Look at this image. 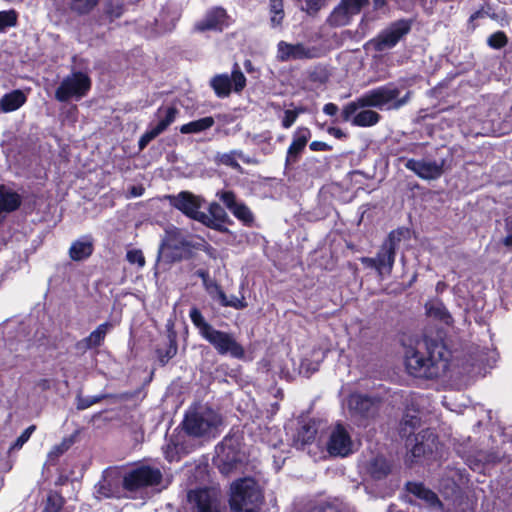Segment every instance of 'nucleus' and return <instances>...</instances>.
<instances>
[{"label":"nucleus","instance_id":"338daca9","mask_svg":"<svg viewBox=\"0 0 512 512\" xmlns=\"http://www.w3.org/2000/svg\"><path fill=\"white\" fill-rule=\"evenodd\" d=\"M213 251H214V250H213V248H212V247H207V252H208L211 256H213V253H212Z\"/></svg>","mask_w":512,"mask_h":512},{"label":"nucleus","instance_id":"6e6d98bb","mask_svg":"<svg viewBox=\"0 0 512 512\" xmlns=\"http://www.w3.org/2000/svg\"><path fill=\"white\" fill-rule=\"evenodd\" d=\"M323 112L329 116H335L338 112V106L334 103H327L323 107Z\"/></svg>","mask_w":512,"mask_h":512},{"label":"nucleus","instance_id":"8fccbe9b","mask_svg":"<svg viewBox=\"0 0 512 512\" xmlns=\"http://www.w3.org/2000/svg\"><path fill=\"white\" fill-rule=\"evenodd\" d=\"M341 2L347 6L350 13L356 15L367 4L368 0H342Z\"/></svg>","mask_w":512,"mask_h":512},{"label":"nucleus","instance_id":"2f4dec72","mask_svg":"<svg viewBox=\"0 0 512 512\" xmlns=\"http://www.w3.org/2000/svg\"><path fill=\"white\" fill-rule=\"evenodd\" d=\"M215 121L213 117L207 116L195 121H191L187 124H184L180 127V132L182 134H190V133H200L211 128L214 125Z\"/></svg>","mask_w":512,"mask_h":512},{"label":"nucleus","instance_id":"b1692460","mask_svg":"<svg viewBox=\"0 0 512 512\" xmlns=\"http://www.w3.org/2000/svg\"><path fill=\"white\" fill-rule=\"evenodd\" d=\"M237 159H241L243 162L247 164L256 163L255 160L248 156H245L244 153L240 150H232L230 152L218 154L216 156V161L218 163L229 166L239 172H242V167L238 163Z\"/></svg>","mask_w":512,"mask_h":512},{"label":"nucleus","instance_id":"680f3d73","mask_svg":"<svg viewBox=\"0 0 512 512\" xmlns=\"http://www.w3.org/2000/svg\"><path fill=\"white\" fill-rule=\"evenodd\" d=\"M373 3L375 9H380L385 5L386 0H374Z\"/></svg>","mask_w":512,"mask_h":512},{"label":"nucleus","instance_id":"f3484780","mask_svg":"<svg viewBox=\"0 0 512 512\" xmlns=\"http://www.w3.org/2000/svg\"><path fill=\"white\" fill-rule=\"evenodd\" d=\"M192 512H219L217 493L213 489H198L188 493Z\"/></svg>","mask_w":512,"mask_h":512},{"label":"nucleus","instance_id":"4be33fe9","mask_svg":"<svg viewBox=\"0 0 512 512\" xmlns=\"http://www.w3.org/2000/svg\"><path fill=\"white\" fill-rule=\"evenodd\" d=\"M310 138L311 132L308 128L300 127L296 129L292 143L287 150L286 164H292L298 160Z\"/></svg>","mask_w":512,"mask_h":512},{"label":"nucleus","instance_id":"9b49d317","mask_svg":"<svg viewBox=\"0 0 512 512\" xmlns=\"http://www.w3.org/2000/svg\"><path fill=\"white\" fill-rule=\"evenodd\" d=\"M235 67L236 68L232 71L231 76L227 74H220L211 79L210 85L218 97H227L232 90L240 92L246 86V77L239 70L237 65H235Z\"/></svg>","mask_w":512,"mask_h":512},{"label":"nucleus","instance_id":"7ed1b4c3","mask_svg":"<svg viewBox=\"0 0 512 512\" xmlns=\"http://www.w3.org/2000/svg\"><path fill=\"white\" fill-rule=\"evenodd\" d=\"M400 89L394 84H388L370 90L354 101L346 104L342 109L343 121H349L351 116L360 108L375 107L378 109H397L406 104L411 93L408 91L404 97L399 98Z\"/></svg>","mask_w":512,"mask_h":512},{"label":"nucleus","instance_id":"c85d7f7f","mask_svg":"<svg viewBox=\"0 0 512 512\" xmlns=\"http://www.w3.org/2000/svg\"><path fill=\"white\" fill-rule=\"evenodd\" d=\"M357 110L355 114L351 116L348 122H351L354 126L369 127L377 124L380 120V115L370 109Z\"/></svg>","mask_w":512,"mask_h":512},{"label":"nucleus","instance_id":"f03ea898","mask_svg":"<svg viewBox=\"0 0 512 512\" xmlns=\"http://www.w3.org/2000/svg\"><path fill=\"white\" fill-rule=\"evenodd\" d=\"M161 478V472L150 467H141L131 471L123 481L116 472L106 471L96 486V493L99 497L104 498L118 497L121 482L127 490L136 491L159 484Z\"/></svg>","mask_w":512,"mask_h":512},{"label":"nucleus","instance_id":"69168bd1","mask_svg":"<svg viewBox=\"0 0 512 512\" xmlns=\"http://www.w3.org/2000/svg\"><path fill=\"white\" fill-rule=\"evenodd\" d=\"M132 194H133L134 196H139V195H141V192H140V191H137V188H135V187H134V188H133V190H132Z\"/></svg>","mask_w":512,"mask_h":512},{"label":"nucleus","instance_id":"f704fd0d","mask_svg":"<svg viewBox=\"0 0 512 512\" xmlns=\"http://www.w3.org/2000/svg\"><path fill=\"white\" fill-rule=\"evenodd\" d=\"M270 8V23L272 27L281 26L284 19L283 1L282 0H269Z\"/></svg>","mask_w":512,"mask_h":512},{"label":"nucleus","instance_id":"0eeeda50","mask_svg":"<svg viewBox=\"0 0 512 512\" xmlns=\"http://www.w3.org/2000/svg\"><path fill=\"white\" fill-rule=\"evenodd\" d=\"M406 232L403 229L394 230L382 244L376 255L377 273L380 278L391 274L395 262L396 249Z\"/></svg>","mask_w":512,"mask_h":512},{"label":"nucleus","instance_id":"3c124183","mask_svg":"<svg viewBox=\"0 0 512 512\" xmlns=\"http://www.w3.org/2000/svg\"><path fill=\"white\" fill-rule=\"evenodd\" d=\"M429 313L431 315H434L435 317H438L439 319L444 321L446 324H450L451 323V319L452 318H451L450 314L442 306H438L436 308L430 309Z\"/></svg>","mask_w":512,"mask_h":512},{"label":"nucleus","instance_id":"f8f14e48","mask_svg":"<svg viewBox=\"0 0 512 512\" xmlns=\"http://www.w3.org/2000/svg\"><path fill=\"white\" fill-rule=\"evenodd\" d=\"M409 30L408 22L397 21L384 29L376 38L372 39L370 45L379 52L391 49Z\"/></svg>","mask_w":512,"mask_h":512},{"label":"nucleus","instance_id":"774afa93","mask_svg":"<svg viewBox=\"0 0 512 512\" xmlns=\"http://www.w3.org/2000/svg\"><path fill=\"white\" fill-rule=\"evenodd\" d=\"M388 512H400V511L395 510V509H393V508H390Z\"/></svg>","mask_w":512,"mask_h":512},{"label":"nucleus","instance_id":"9d476101","mask_svg":"<svg viewBox=\"0 0 512 512\" xmlns=\"http://www.w3.org/2000/svg\"><path fill=\"white\" fill-rule=\"evenodd\" d=\"M346 405L349 416L359 423L373 417L378 409L376 399L358 393L351 394L347 399Z\"/></svg>","mask_w":512,"mask_h":512},{"label":"nucleus","instance_id":"c756f323","mask_svg":"<svg viewBox=\"0 0 512 512\" xmlns=\"http://www.w3.org/2000/svg\"><path fill=\"white\" fill-rule=\"evenodd\" d=\"M317 428L314 422L303 424L294 439L297 448H302L304 445L311 443L316 436Z\"/></svg>","mask_w":512,"mask_h":512},{"label":"nucleus","instance_id":"de8ad7c7","mask_svg":"<svg viewBox=\"0 0 512 512\" xmlns=\"http://www.w3.org/2000/svg\"><path fill=\"white\" fill-rule=\"evenodd\" d=\"M303 112L302 109H296V110H285L284 112V116H283V119H282V126L285 128V129H288L290 128L294 122L296 121L298 115Z\"/></svg>","mask_w":512,"mask_h":512},{"label":"nucleus","instance_id":"72a5a7b5","mask_svg":"<svg viewBox=\"0 0 512 512\" xmlns=\"http://www.w3.org/2000/svg\"><path fill=\"white\" fill-rule=\"evenodd\" d=\"M353 13H350L347 6L342 2L333 10L329 17V22L334 26H345L350 22Z\"/></svg>","mask_w":512,"mask_h":512},{"label":"nucleus","instance_id":"423d86ee","mask_svg":"<svg viewBox=\"0 0 512 512\" xmlns=\"http://www.w3.org/2000/svg\"><path fill=\"white\" fill-rule=\"evenodd\" d=\"M221 423L220 416L209 408H200L186 414L183 426L194 437L211 436Z\"/></svg>","mask_w":512,"mask_h":512},{"label":"nucleus","instance_id":"e2e57ef3","mask_svg":"<svg viewBox=\"0 0 512 512\" xmlns=\"http://www.w3.org/2000/svg\"><path fill=\"white\" fill-rule=\"evenodd\" d=\"M503 243L507 247H512V234L505 237Z\"/></svg>","mask_w":512,"mask_h":512},{"label":"nucleus","instance_id":"a19ab883","mask_svg":"<svg viewBox=\"0 0 512 512\" xmlns=\"http://www.w3.org/2000/svg\"><path fill=\"white\" fill-rule=\"evenodd\" d=\"M158 358L162 365H165L171 358H173L177 353V344L174 339L169 340V344L165 351L163 352L162 349H159L158 351Z\"/></svg>","mask_w":512,"mask_h":512},{"label":"nucleus","instance_id":"20e7f679","mask_svg":"<svg viewBox=\"0 0 512 512\" xmlns=\"http://www.w3.org/2000/svg\"><path fill=\"white\" fill-rule=\"evenodd\" d=\"M189 316L199 334L214 347L218 354L230 355L236 359L244 357V348L235 340L234 336L215 329L205 320L199 309L193 307Z\"/></svg>","mask_w":512,"mask_h":512},{"label":"nucleus","instance_id":"c9c22d12","mask_svg":"<svg viewBox=\"0 0 512 512\" xmlns=\"http://www.w3.org/2000/svg\"><path fill=\"white\" fill-rule=\"evenodd\" d=\"M74 443L72 437L64 438L61 443L54 445L48 453V461L55 462L61 455H63Z\"/></svg>","mask_w":512,"mask_h":512},{"label":"nucleus","instance_id":"dca6fc26","mask_svg":"<svg viewBox=\"0 0 512 512\" xmlns=\"http://www.w3.org/2000/svg\"><path fill=\"white\" fill-rule=\"evenodd\" d=\"M229 26V16L221 7L209 9L206 14L194 24V31H218L221 32Z\"/></svg>","mask_w":512,"mask_h":512},{"label":"nucleus","instance_id":"13d9d810","mask_svg":"<svg viewBox=\"0 0 512 512\" xmlns=\"http://www.w3.org/2000/svg\"><path fill=\"white\" fill-rule=\"evenodd\" d=\"M327 148V144L324 142L314 141L310 144L312 151H324Z\"/></svg>","mask_w":512,"mask_h":512},{"label":"nucleus","instance_id":"ea45409f","mask_svg":"<svg viewBox=\"0 0 512 512\" xmlns=\"http://www.w3.org/2000/svg\"><path fill=\"white\" fill-rule=\"evenodd\" d=\"M473 365L476 363L480 366H491V363L496 361V352L492 350H482L477 353V355L473 358Z\"/></svg>","mask_w":512,"mask_h":512},{"label":"nucleus","instance_id":"f257e3e1","mask_svg":"<svg viewBox=\"0 0 512 512\" xmlns=\"http://www.w3.org/2000/svg\"><path fill=\"white\" fill-rule=\"evenodd\" d=\"M450 353L443 343L425 340L405 352V366L409 374L433 379L442 376L449 367Z\"/></svg>","mask_w":512,"mask_h":512},{"label":"nucleus","instance_id":"4468645a","mask_svg":"<svg viewBox=\"0 0 512 512\" xmlns=\"http://www.w3.org/2000/svg\"><path fill=\"white\" fill-rule=\"evenodd\" d=\"M277 59L281 62L306 60L317 57V50L303 43H288L280 41L277 44Z\"/></svg>","mask_w":512,"mask_h":512},{"label":"nucleus","instance_id":"79ce46f5","mask_svg":"<svg viewBox=\"0 0 512 512\" xmlns=\"http://www.w3.org/2000/svg\"><path fill=\"white\" fill-rule=\"evenodd\" d=\"M35 429V425H31L28 428H26L22 432V434L16 439V441L11 445L9 451L21 449L23 445L29 440Z\"/></svg>","mask_w":512,"mask_h":512},{"label":"nucleus","instance_id":"412c9836","mask_svg":"<svg viewBox=\"0 0 512 512\" xmlns=\"http://www.w3.org/2000/svg\"><path fill=\"white\" fill-rule=\"evenodd\" d=\"M360 469L374 479H382L390 473L391 466L383 456L376 455L362 460Z\"/></svg>","mask_w":512,"mask_h":512},{"label":"nucleus","instance_id":"aec40b11","mask_svg":"<svg viewBox=\"0 0 512 512\" xmlns=\"http://www.w3.org/2000/svg\"><path fill=\"white\" fill-rule=\"evenodd\" d=\"M198 217V222L218 231L224 230V224L228 218L225 210L217 202H212L208 207V213L201 212Z\"/></svg>","mask_w":512,"mask_h":512},{"label":"nucleus","instance_id":"49530a36","mask_svg":"<svg viewBox=\"0 0 512 512\" xmlns=\"http://www.w3.org/2000/svg\"><path fill=\"white\" fill-rule=\"evenodd\" d=\"M126 259L131 264H137L138 267L142 268L145 265V257L141 250L132 249L126 254Z\"/></svg>","mask_w":512,"mask_h":512},{"label":"nucleus","instance_id":"58836bf2","mask_svg":"<svg viewBox=\"0 0 512 512\" xmlns=\"http://www.w3.org/2000/svg\"><path fill=\"white\" fill-rule=\"evenodd\" d=\"M18 15L14 10L0 11V32L17 24Z\"/></svg>","mask_w":512,"mask_h":512},{"label":"nucleus","instance_id":"bf43d9fd","mask_svg":"<svg viewBox=\"0 0 512 512\" xmlns=\"http://www.w3.org/2000/svg\"><path fill=\"white\" fill-rule=\"evenodd\" d=\"M484 17V12L483 11H476L475 13H473L471 16H470V21L473 22L479 18H482Z\"/></svg>","mask_w":512,"mask_h":512},{"label":"nucleus","instance_id":"5fc2aeb1","mask_svg":"<svg viewBox=\"0 0 512 512\" xmlns=\"http://www.w3.org/2000/svg\"><path fill=\"white\" fill-rule=\"evenodd\" d=\"M236 462L235 461H224L220 460V463L218 464L220 472L225 475H229L234 468H236Z\"/></svg>","mask_w":512,"mask_h":512},{"label":"nucleus","instance_id":"7c9ffc66","mask_svg":"<svg viewBox=\"0 0 512 512\" xmlns=\"http://www.w3.org/2000/svg\"><path fill=\"white\" fill-rule=\"evenodd\" d=\"M215 295L213 291L210 290V294L214 299L219 301V303L224 307H233L235 309H243L247 306L244 299H239L236 296H231L230 298L226 296V294L217 286L214 285Z\"/></svg>","mask_w":512,"mask_h":512},{"label":"nucleus","instance_id":"a211bd4d","mask_svg":"<svg viewBox=\"0 0 512 512\" xmlns=\"http://www.w3.org/2000/svg\"><path fill=\"white\" fill-rule=\"evenodd\" d=\"M444 161L409 159L405 167L413 171L417 176L425 180L438 179L443 174Z\"/></svg>","mask_w":512,"mask_h":512},{"label":"nucleus","instance_id":"052dcab7","mask_svg":"<svg viewBox=\"0 0 512 512\" xmlns=\"http://www.w3.org/2000/svg\"><path fill=\"white\" fill-rule=\"evenodd\" d=\"M329 133L333 134L337 138H340L343 135V132L338 128H330Z\"/></svg>","mask_w":512,"mask_h":512},{"label":"nucleus","instance_id":"6ab92c4d","mask_svg":"<svg viewBox=\"0 0 512 512\" xmlns=\"http://www.w3.org/2000/svg\"><path fill=\"white\" fill-rule=\"evenodd\" d=\"M217 197L244 224L249 225L253 222V214L250 209L245 204L237 202L236 196L232 191H219L217 192Z\"/></svg>","mask_w":512,"mask_h":512},{"label":"nucleus","instance_id":"864d4df0","mask_svg":"<svg viewBox=\"0 0 512 512\" xmlns=\"http://www.w3.org/2000/svg\"><path fill=\"white\" fill-rule=\"evenodd\" d=\"M164 454L167 460L174 461L178 459L177 446L174 444H167L164 448Z\"/></svg>","mask_w":512,"mask_h":512},{"label":"nucleus","instance_id":"1a4fd4ad","mask_svg":"<svg viewBox=\"0 0 512 512\" xmlns=\"http://www.w3.org/2000/svg\"><path fill=\"white\" fill-rule=\"evenodd\" d=\"M326 448L332 456L346 457L354 452L355 443L348 430L342 424H337L329 432Z\"/></svg>","mask_w":512,"mask_h":512},{"label":"nucleus","instance_id":"a18cd8bd","mask_svg":"<svg viewBox=\"0 0 512 512\" xmlns=\"http://www.w3.org/2000/svg\"><path fill=\"white\" fill-rule=\"evenodd\" d=\"M488 45L495 49H500L507 44V37L504 32L498 31L488 38Z\"/></svg>","mask_w":512,"mask_h":512},{"label":"nucleus","instance_id":"e433bc0d","mask_svg":"<svg viewBox=\"0 0 512 512\" xmlns=\"http://www.w3.org/2000/svg\"><path fill=\"white\" fill-rule=\"evenodd\" d=\"M420 419L416 415L406 414L401 422L400 433L403 437L410 438L415 428L419 426Z\"/></svg>","mask_w":512,"mask_h":512},{"label":"nucleus","instance_id":"393cba45","mask_svg":"<svg viewBox=\"0 0 512 512\" xmlns=\"http://www.w3.org/2000/svg\"><path fill=\"white\" fill-rule=\"evenodd\" d=\"M325 358V351L317 348L313 349L309 357H304L300 365V374L309 377L311 374L316 372L319 368L320 363Z\"/></svg>","mask_w":512,"mask_h":512},{"label":"nucleus","instance_id":"6e6552de","mask_svg":"<svg viewBox=\"0 0 512 512\" xmlns=\"http://www.w3.org/2000/svg\"><path fill=\"white\" fill-rule=\"evenodd\" d=\"M91 87L90 78L82 73L76 72L65 77L55 92V98L60 102L68 101L71 98H82Z\"/></svg>","mask_w":512,"mask_h":512},{"label":"nucleus","instance_id":"37998d69","mask_svg":"<svg viewBox=\"0 0 512 512\" xmlns=\"http://www.w3.org/2000/svg\"><path fill=\"white\" fill-rule=\"evenodd\" d=\"M303 11L310 15L316 14L322 7V0H298Z\"/></svg>","mask_w":512,"mask_h":512},{"label":"nucleus","instance_id":"39448f33","mask_svg":"<svg viewBox=\"0 0 512 512\" xmlns=\"http://www.w3.org/2000/svg\"><path fill=\"white\" fill-rule=\"evenodd\" d=\"M263 499L262 489L253 478L238 479L231 484V512H259Z\"/></svg>","mask_w":512,"mask_h":512},{"label":"nucleus","instance_id":"0e129e2a","mask_svg":"<svg viewBox=\"0 0 512 512\" xmlns=\"http://www.w3.org/2000/svg\"><path fill=\"white\" fill-rule=\"evenodd\" d=\"M197 275L199 277H201L204 281L206 280V278L208 277V273L204 270H199L197 271Z\"/></svg>","mask_w":512,"mask_h":512},{"label":"nucleus","instance_id":"4c0bfd02","mask_svg":"<svg viewBox=\"0 0 512 512\" xmlns=\"http://www.w3.org/2000/svg\"><path fill=\"white\" fill-rule=\"evenodd\" d=\"M99 0H71V9L77 14H88L98 4Z\"/></svg>","mask_w":512,"mask_h":512},{"label":"nucleus","instance_id":"09e8293b","mask_svg":"<svg viewBox=\"0 0 512 512\" xmlns=\"http://www.w3.org/2000/svg\"><path fill=\"white\" fill-rule=\"evenodd\" d=\"M160 133V131L157 130V128L154 126L147 130L140 138L139 140V148L140 150H143L149 142H151L154 138H156Z\"/></svg>","mask_w":512,"mask_h":512},{"label":"nucleus","instance_id":"a878e982","mask_svg":"<svg viewBox=\"0 0 512 512\" xmlns=\"http://www.w3.org/2000/svg\"><path fill=\"white\" fill-rule=\"evenodd\" d=\"M26 102V96L21 90H14L0 99V112L9 113L19 109Z\"/></svg>","mask_w":512,"mask_h":512},{"label":"nucleus","instance_id":"473e14b6","mask_svg":"<svg viewBox=\"0 0 512 512\" xmlns=\"http://www.w3.org/2000/svg\"><path fill=\"white\" fill-rule=\"evenodd\" d=\"M177 114V108L172 106L158 109L159 122L155 125L157 130L160 131V133L165 131L167 127L175 121Z\"/></svg>","mask_w":512,"mask_h":512},{"label":"nucleus","instance_id":"c03bdc74","mask_svg":"<svg viewBox=\"0 0 512 512\" xmlns=\"http://www.w3.org/2000/svg\"><path fill=\"white\" fill-rule=\"evenodd\" d=\"M63 505V499L60 495L56 493H52L47 498V503L45 506L46 512H58Z\"/></svg>","mask_w":512,"mask_h":512},{"label":"nucleus","instance_id":"4d7b16f0","mask_svg":"<svg viewBox=\"0 0 512 512\" xmlns=\"http://www.w3.org/2000/svg\"><path fill=\"white\" fill-rule=\"evenodd\" d=\"M361 263L364 264L368 268H373L377 271V262L376 257H362L360 259Z\"/></svg>","mask_w":512,"mask_h":512},{"label":"nucleus","instance_id":"5701e85b","mask_svg":"<svg viewBox=\"0 0 512 512\" xmlns=\"http://www.w3.org/2000/svg\"><path fill=\"white\" fill-rule=\"evenodd\" d=\"M111 328L112 324L110 322L100 324L86 338H84L78 343V347L83 349H92L99 347L103 343L107 333Z\"/></svg>","mask_w":512,"mask_h":512},{"label":"nucleus","instance_id":"bb28decb","mask_svg":"<svg viewBox=\"0 0 512 512\" xmlns=\"http://www.w3.org/2000/svg\"><path fill=\"white\" fill-rule=\"evenodd\" d=\"M93 252V242L88 236H85L72 243L69 249L70 257L75 261H81L88 258Z\"/></svg>","mask_w":512,"mask_h":512},{"label":"nucleus","instance_id":"603ef678","mask_svg":"<svg viewBox=\"0 0 512 512\" xmlns=\"http://www.w3.org/2000/svg\"><path fill=\"white\" fill-rule=\"evenodd\" d=\"M101 397H79L77 401V408L84 410L99 402Z\"/></svg>","mask_w":512,"mask_h":512},{"label":"nucleus","instance_id":"2eb2a0df","mask_svg":"<svg viewBox=\"0 0 512 512\" xmlns=\"http://www.w3.org/2000/svg\"><path fill=\"white\" fill-rule=\"evenodd\" d=\"M170 203L173 207L180 210L186 216L198 221V215H201L199 209L204 204V199L188 191H182L177 195L169 196Z\"/></svg>","mask_w":512,"mask_h":512},{"label":"nucleus","instance_id":"cd10ccee","mask_svg":"<svg viewBox=\"0 0 512 512\" xmlns=\"http://www.w3.org/2000/svg\"><path fill=\"white\" fill-rule=\"evenodd\" d=\"M407 489L417 498L424 501L427 506L431 508H437L440 506V501L437 495L424 487L421 483H409L407 485Z\"/></svg>","mask_w":512,"mask_h":512},{"label":"nucleus","instance_id":"ddd939ff","mask_svg":"<svg viewBox=\"0 0 512 512\" xmlns=\"http://www.w3.org/2000/svg\"><path fill=\"white\" fill-rule=\"evenodd\" d=\"M411 457L418 459L422 456L438 453L439 443L437 436L430 429H425L409 438L407 442Z\"/></svg>","mask_w":512,"mask_h":512}]
</instances>
